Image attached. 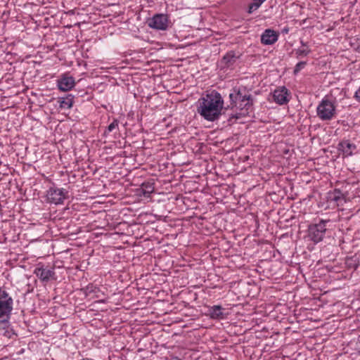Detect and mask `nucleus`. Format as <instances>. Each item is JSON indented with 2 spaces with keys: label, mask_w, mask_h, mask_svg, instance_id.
<instances>
[{
  "label": "nucleus",
  "mask_w": 360,
  "mask_h": 360,
  "mask_svg": "<svg viewBox=\"0 0 360 360\" xmlns=\"http://www.w3.org/2000/svg\"><path fill=\"white\" fill-rule=\"evenodd\" d=\"M224 100L221 94L213 90L198 101L197 112L206 120L214 121L221 115Z\"/></svg>",
  "instance_id": "obj_1"
},
{
  "label": "nucleus",
  "mask_w": 360,
  "mask_h": 360,
  "mask_svg": "<svg viewBox=\"0 0 360 360\" xmlns=\"http://www.w3.org/2000/svg\"><path fill=\"white\" fill-rule=\"evenodd\" d=\"M230 104L226 108L239 110L243 111L240 114L245 115L249 112L253 105V98L250 94L245 89L234 88L229 94Z\"/></svg>",
  "instance_id": "obj_2"
},
{
  "label": "nucleus",
  "mask_w": 360,
  "mask_h": 360,
  "mask_svg": "<svg viewBox=\"0 0 360 360\" xmlns=\"http://www.w3.org/2000/svg\"><path fill=\"white\" fill-rule=\"evenodd\" d=\"M13 300L6 290L0 288V327L5 329L9 326V319L13 311Z\"/></svg>",
  "instance_id": "obj_3"
},
{
  "label": "nucleus",
  "mask_w": 360,
  "mask_h": 360,
  "mask_svg": "<svg viewBox=\"0 0 360 360\" xmlns=\"http://www.w3.org/2000/svg\"><path fill=\"white\" fill-rule=\"evenodd\" d=\"M316 112L321 120H330L336 113V107L334 103L324 98L317 106Z\"/></svg>",
  "instance_id": "obj_4"
},
{
  "label": "nucleus",
  "mask_w": 360,
  "mask_h": 360,
  "mask_svg": "<svg viewBox=\"0 0 360 360\" xmlns=\"http://www.w3.org/2000/svg\"><path fill=\"white\" fill-rule=\"evenodd\" d=\"M330 220L321 219L319 223L309 226L308 236L311 241L318 243L323 240L327 231L326 224Z\"/></svg>",
  "instance_id": "obj_5"
},
{
  "label": "nucleus",
  "mask_w": 360,
  "mask_h": 360,
  "mask_svg": "<svg viewBox=\"0 0 360 360\" xmlns=\"http://www.w3.org/2000/svg\"><path fill=\"white\" fill-rule=\"evenodd\" d=\"M169 18L165 14H155L153 18L148 20V26L151 28L166 30L169 25Z\"/></svg>",
  "instance_id": "obj_6"
},
{
  "label": "nucleus",
  "mask_w": 360,
  "mask_h": 360,
  "mask_svg": "<svg viewBox=\"0 0 360 360\" xmlns=\"http://www.w3.org/2000/svg\"><path fill=\"white\" fill-rule=\"evenodd\" d=\"M67 193L68 192L63 188L51 187L47 192V199L51 203L62 204L66 198Z\"/></svg>",
  "instance_id": "obj_7"
},
{
  "label": "nucleus",
  "mask_w": 360,
  "mask_h": 360,
  "mask_svg": "<svg viewBox=\"0 0 360 360\" xmlns=\"http://www.w3.org/2000/svg\"><path fill=\"white\" fill-rule=\"evenodd\" d=\"M274 101L279 104L284 105L290 101V92L285 86H280L276 89L273 92Z\"/></svg>",
  "instance_id": "obj_8"
},
{
  "label": "nucleus",
  "mask_w": 360,
  "mask_h": 360,
  "mask_svg": "<svg viewBox=\"0 0 360 360\" xmlns=\"http://www.w3.org/2000/svg\"><path fill=\"white\" fill-rule=\"evenodd\" d=\"M338 149L344 157H349L356 150V146L349 140H342L338 145Z\"/></svg>",
  "instance_id": "obj_9"
},
{
  "label": "nucleus",
  "mask_w": 360,
  "mask_h": 360,
  "mask_svg": "<svg viewBox=\"0 0 360 360\" xmlns=\"http://www.w3.org/2000/svg\"><path fill=\"white\" fill-rule=\"evenodd\" d=\"M34 274L43 282H47L50 279H54L55 271L53 269H47L44 266H38L34 271Z\"/></svg>",
  "instance_id": "obj_10"
},
{
  "label": "nucleus",
  "mask_w": 360,
  "mask_h": 360,
  "mask_svg": "<svg viewBox=\"0 0 360 360\" xmlns=\"http://www.w3.org/2000/svg\"><path fill=\"white\" fill-rule=\"evenodd\" d=\"M75 84V79L72 76L63 75L58 80V87L62 91L71 90Z\"/></svg>",
  "instance_id": "obj_11"
},
{
  "label": "nucleus",
  "mask_w": 360,
  "mask_h": 360,
  "mask_svg": "<svg viewBox=\"0 0 360 360\" xmlns=\"http://www.w3.org/2000/svg\"><path fill=\"white\" fill-rule=\"evenodd\" d=\"M278 39V34L271 30H266L261 36V43L264 45H271L277 41Z\"/></svg>",
  "instance_id": "obj_12"
},
{
  "label": "nucleus",
  "mask_w": 360,
  "mask_h": 360,
  "mask_svg": "<svg viewBox=\"0 0 360 360\" xmlns=\"http://www.w3.org/2000/svg\"><path fill=\"white\" fill-rule=\"evenodd\" d=\"M224 309L220 305H214L209 307L208 314L212 319H224V314L223 313Z\"/></svg>",
  "instance_id": "obj_13"
},
{
  "label": "nucleus",
  "mask_w": 360,
  "mask_h": 360,
  "mask_svg": "<svg viewBox=\"0 0 360 360\" xmlns=\"http://www.w3.org/2000/svg\"><path fill=\"white\" fill-rule=\"evenodd\" d=\"M238 56L236 55V53L233 51H229L221 59V64L223 68H229L236 61Z\"/></svg>",
  "instance_id": "obj_14"
},
{
  "label": "nucleus",
  "mask_w": 360,
  "mask_h": 360,
  "mask_svg": "<svg viewBox=\"0 0 360 360\" xmlns=\"http://www.w3.org/2000/svg\"><path fill=\"white\" fill-rule=\"evenodd\" d=\"M155 190L154 184L150 182H144L141 184V191L144 197H149Z\"/></svg>",
  "instance_id": "obj_15"
},
{
  "label": "nucleus",
  "mask_w": 360,
  "mask_h": 360,
  "mask_svg": "<svg viewBox=\"0 0 360 360\" xmlns=\"http://www.w3.org/2000/svg\"><path fill=\"white\" fill-rule=\"evenodd\" d=\"M73 98L74 96L71 94H69L65 98H63L62 101L60 102V108L67 109L72 108L73 104Z\"/></svg>",
  "instance_id": "obj_16"
},
{
  "label": "nucleus",
  "mask_w": 360,
  "mask_h": 360,
  "mask_svg": "<svg viewBox=\"0 0 360 360\" xmlns=\"http://www.w3.org/2000/svg\"><path fill=\"white\" fill-rule=\"evenodd\" d=\"M330 198L331 200H333L339 205V202L344 200L345 197L344 195L339 189H335L334 191L330 194Z\"/></svg>",
  "instance_id": "obj_17"
},
{
  "label": "nucleus",
  "mask_w": 360,
  "mask_h": 360,
  "mask_svg": "<svg viewBox=\"0 0 360 360\" xmlns=\"http://www.w3.org/2000/svg\"><path fill=\"white\" fill-rule=\"evenodd\" d=\"M311 53V49L309 47L299 48L295 50V55L297 58H300L304 56H308Z\"/></svg>",
  "instance_id": "obj_18"
},
{
  "label": "nucleus",
  "mask_w": 360,
  "mask_h": 360,
  "mask_svg": "<svg viewBox=\"0 0 360 360\" xmlns=\"http://www.w3.org/2000/svg\"><path fill=\"white\" fill-rule=\"evenodd\" d=\"M261 5L262 3H260L258 0H253V2L251 3L248 6V13H252L253 11L258 9Z\"/></svg>",
  "instance_id": "obj_19"
},
{
  "label": "nucleus",
  "mask_w": 360,
  "mask_h": 360,
  "mask_svg": "<svg viewBox=\"0 0 360 360\" xmlns=\"http://www.w3.org/2000/svg\"><path fill=\"white\" fill-rule=\"evenodd\" d=\"M306 65H307L306 61H300V62L297 63L294 68V71H293L294 75H297L298 72H300L302 69L304 68Z\"/></svg>",
  "instance_id": "obj_20"
},
{
  "label": "nucleus",
  "mask_w": 360,
  "mask_h": 360,
  "mask_svg": "<svg viewBox=\"0 0 360 360\" xmlns=\"http://www.w3.org/2000/svg\"><path fill=\"white\" fill-rule=\"evenodd\" d=\"M118 124H119V122L117 120L115 119L112 123H110L108 128H107V130L105 131V134L107 133V132H111L112 130H114L115 128H117L118 127Z\"/></svg>",
  "instance_id": "obj_21"
},
{
  "label": "nucleus",
  "mask_w": 360,
  "mask_h": 360,
  "mask_svg": "<svg viewBox=\"0 0 360 360\" xmlns=\"http://www.w3.org/2000/svg\"><path fill=\"white\" fill-rule=\"evenodd\" d=\"M347 264L349 266V267H352L354 268V269H356L359 266V264L356 263L355 261H354L352 258L351 259H347Z\"/></svg>",
  "instance_id": "obj_22"
},
{
  "label": "nucleus",
  "mask_w": 360,
  "mask_h": 360,
  "mask_svg": "<svg viewBox=\"0 0 360 360\" xmlns=\"http://www.w3.org/2000/svg\"><path fill=\"white\" fill-rule=\"evenodd\" d=\"M300 43H301L302 46L303 48L309 47V46H308V45H307V43L304 42L303 41H300Z\"/></svg>",
  "instance_id": "obj_23"
},
{
  "label": "nucleus",
  "mask_w": 360,
  "mask_h": 360,
  "mask_svg": "<svg viewBox=\"0 0 360 360\" xmlns=\"http://www.w3.org/2000/svg\"><path fill=\"white\" fill-rule=\"evenodd\" d=\"M260 3H263L264 1H265L266 0H258Z\"/></svg>",
  "instance_id": "obj_24"
},
{
  "label": "nucleus",
  "mask_w": 360,
  "mask_h": 360,
  "mask_svg": "<svg viewBox=\"0 0 360 360\" xmlns=\"http://www.w3.org/2000/svg\"><path fill=\"white\" fill-rule=\"evenodd\" d=\"M284 31H285V32H287L288 31V29H285V30H284Z\"/></svg>",
  "instance_id": "obj_25"
}]
</instances>
